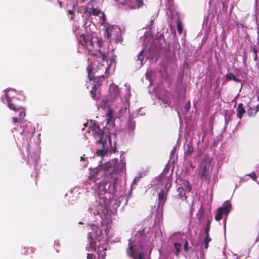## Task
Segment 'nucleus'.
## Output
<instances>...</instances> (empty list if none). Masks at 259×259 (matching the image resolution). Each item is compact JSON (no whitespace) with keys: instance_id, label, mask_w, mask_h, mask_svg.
<instances>
[{"instance_id":"23","label":"nucleus","mask_w":259,"mask_h":259,"mask_svg":"<svg viewBox=\"0 0 259 259\" xmlns=\"http://www.w3.org/2000/svg\"><path fill=\"white\" fill-rule=\"evenodd\" d=\"M101 13V10L98 8H92L91 11L89 12L90 14H92L94 16H97Z\"/></svg>"},{"instance_id":"9","label":"nucleus","mask_w":259,"mask_h":259,"mask_svg":"<svg viewBox=\"0 0 259 259\" xmlns=\"http://www.w3.org/2000/svg\"><path fill=\"white\" fill-rule=\"evenodd\" d=\"M109 100L111 102H114L115 100L120 98L119 89L117 85L112 83L109 86Z\"/></svg>"},{"instance_id":"48","label":"nucleus","mask_w":259,"mask_h":259,"mask_svg":"<svg viewBox=\"0 0 259 259\" xmlns=\"http://www.w3.org/2000/svg\"><path fill=\"white\" fill-rule=\"evenodd\" d=\"M58 3H59V7H60V8H62V2H58Z\"/></svg>"},{"instance_id":"26","label":"nucleus","mask_w":259,"mask_h":259,"mask_svg":"<svg viewBox=\"0 0 259 259\" xmlns=\"http://www.w3.org/2000/svg\"><path fill=\"white\" fill-rule=\"evenodd\" d=\"M97 88H96V86L93 87L92 89L90 92L91 94H92V96L94 100H96L97 99Z\"/></svg>"},{"instance_id":"25","label":"nucleus","mask_w":259,"mask_h":259,"mask_svg":"<svg viewBox=\"0 0 259 259\" xmlns=\"http://www.w3.org/2000/svg\"><path fill=\"white\" fill-rule=\"evenodd\" d=\"M177 30L180 34L182 33V31H183L182 23L180 18H178V20H177Z\"/></svg>"},{"instance_id":"49","label":"nucleus","mask_w":259,"mask_h":259,"mask_svg":"<svg viewBox=\"0 0 259 259\" xmlns=\"http://www.w3.org/2000/svg\"><path fill=\"white\" fill-rule=\"evenodd\" d=\"M102 14H103V20L104 21V20H106L105 16V15H104V13H103Z\"/></svg>"},{"instance_id":"50","label":"nucleus","mask_w":259,"mask_h":259,"mask_svg":"<svg viewBox=\"0 0 259 259\" xmlns=\"http://www.w3.org/2000/svg\"><path fill=\"white\" fill-rule=\"evenodd\" d=\"M81 160H84V158L83 157H81Z\"/></svg>"},{"instance_id":"16","label":"nucleus","mask_w":259,"mask_h":259,"mask_svg":"<svg viewBox=\"0 0 259 259\" xmlns=\"http://www.w3.org/2000/svg\"><path fill=\"white\" fill-rule=\"evenodd\" d=\"M236 111L237 117L241 119L243 115L246 112V110L243 107V105L242 103L238 104Z\"/></svg>"},{"instance_id":"27","label":"nucleus","mask_w":259,"mask_h":259,"mask_svg":"<svg viewBox=\"0 0 259 259\" xmlns=\"http://www.w3.org/2000/svg\"><path fill=\"white\" fill-rule=\"evenodd\" d=\"M174 247L176 249V255L177 256L179 255V254L180 252V247L181 246V244L180 243L175 242L174 243Z\"/></svg>"},{"instance_id":"20","label":"nucleus","mask_w":259,"mask_h":259,"mask_svg":"<svg viewBox=\"0 0 259 259\" xmlns=\"http://www.w3.org/2000/svg\"><path fill=\"white\" fill-rule=\"evenodd\" d=\"M226 79L227 80H233L237 82H240L241 81L240 79H239L235 76V75L231 72L226 75Z\"/></svg>"},{"instance_id":"11","label":"nucleus","mask_w":259,"mask_h":259,"mask_svg":"<svg viewBox=\"0 0 259 259\" xmlns=\"http://www.w3.org/2000/svg\"><path fill=\"white\" fill-rule=\"evenodd\" d=\"M168 189V188L166 190H164L163 189H162L159 191L158 194V205L159 206H161V207H163L164 205L167 198Z\"/></svg>"},{"instance_id":"22","label":"nucleus","mask_w":259,"mask_h":259,"mask_svg":"<svg viewBox=\"0 0 259 259\" xmlns=\"http://www.w3.org/2000/svg\"><path fill=\"white\" fill-rule=\"evenodd\" d=\"M113 111L111 109H109L107 110V112L106 113V120L107 122L108 123H110L112 121L113 119Z\"/></svg>"},{"instance_id":"52","label":"nucleus","mask_w":259,"mask_h":259,"mask_svg":"<svg viewBox=\"0 0 259 259\" xmlns=\"http://www.w3.org/2000/svg\"><path fill=\"white\" fill-rule=\"evenodd\" d=\"M258 247H259V244H258Z\"/></svg>"},{"instance_id":"39","label":"nucleus","mask_w":259,"mask_h":259,"mask_svg":"<svg viewBox=\"0 0 259 259\" xmlns=\"http://www.w3.org/2000/svg\"><path fill=\"white\" fill-rule=\"evenodd\" d=\"M167 183L165 185V187H167V185L168 184H169V187H170L171 186V182H172V179L170 177H167Z\"/></svg>"},{"instance_id":"32","label":"nucleus","mask_w":259,"mask_h":259,"mask_svg":"<svg viewBox=\"0 0 259 259\" xmlns=\"http://www.w3.org/2000/svg\"><path fill=\"white\" fill-rule=\"evenodd\" d=\"M253 52L254 55L253 60L254 61H256L257 59V50L255 48H253Z\"/></svg>"},{"instance_id":"33","label":"nucleus","mask_w":259,"mask_h":259,"mask_svg":"<svg viewBox=\"0 0 259 259\" xmlns=\"http://www.w3.org/2000/svg\"><path fill=\"white\" fill-rule=\"evenodd\" d=\"M211 241V238L209 236V234H205V237L204 240V241L210 242Z\"/></svg>"},{"instance_id":"51","label":"nucleus","mask_w":259,"mask_h":259,"mask_svg":"<svg viewBox=\"0 0 259 259\" xmlns=\"http://www.w3.org/2000/svg\"><path fill=\"white\" fill-rule=\"evenodd\" d=\"M191 167H192V168H194V167L193 166V165H192V164L191 165Z\"/></svg>"},{"instance_id":"18","label":"nucleus","mask_w":259,"mask_h":259,"mask_svg":"<svg viewBox=\"0 0 259 259\" xmlns=\"http://www.w3.org/2000/svg\"><path fill=\"white\" fill-rule=\"evenodd\" d=\"M177 192L178 193L179 198L182 201L187 199V196H186L185 192L182 187H179L177 189Z\"/></svg>"},{"instance_id":"47","label":"nucleus","mask_w":259,"mask_h":259,"mask_svg":"<svg viewBox=\"0 0 259 259\" xmlns=\"http://www.w3.org/2000/svg\"><path fill=\"white\" fill-rule=\"evenodd\" d=\"M153 23H154V20H151V21H150V26H152L153 24Z\"/></svg>"},{"instance_id":"24","label":"nucleus","mask_w":259,"mask_h":259,"mask_svg":"<svg viewBox=\"0 0 259 259\" xmlns=\"http://www.w3.org/2000/svg\"><path fill=\"white\" fill-rule=\"evenodd\" d=\"M223 214H224L221 210V208H218L217 214L215 216V220L219 221L222 219Z\"/></svg>"},{"instance_id":"41","label":"nucleus","mask_w":259,"mask_h":259,"mask_svg":"<svg viewBox=\"0 0 259 259\" xmlns=\"http://www.w3.org/2000/svg\"><path fill=\"white\" fill-rule=\"evenodd\" d=\"M190 101L188 102V103L185 105V109L186 111H188L190 109Z\"/></svg>"},{"instance_id":"17","label":"nucleus","mask_w":259,"mask_h":259,"mask_svg":"<svg viewBox=\"0 0 259 259\" xmlns=\"http://www.w3.org/2000/svg\"><path fill=\"white\" fill-rule=\"evenodd\" d=\"M106 248L104 246H98V253L99 259H105L106 253L105 251Z\"/></svg>"},{"instance_id":"40","label":"nucleus","mask_w":259,"mask_h":259,"mask_svg":"<svg viewBox=\"0 0 259 259\" xmlns=\"http://www.w3.org/2000/svg\"><path fill=\"white\" fill-rule=\"evenodd\" d=\"M68 14H70V15H71V19L72 20H73V17H74V13L73 11V10H68Z\"/></svg>"},{"instance_id":"6","label":"nucleus","mask_w":259,"mask_h":259,"mask_svg":"<svg viewBox=\"0 0 259 259\" xmlns=\"http://www.w3.org/2000/svg\"><path fill=\"white\" fill-rule=\"evenodd\" d=\"M87 71L88 73V78L90 80H94V84L93 87L96 86V88L101 85L103 78L107 77V76H105L103 73L97 74V75L92 74V63H90L87 67Z\"/></svg>"},{"instance_id":"3","label":"nucleus","mask_w":259,"mask_h":259,"mask_svg":"<svg viewBox=\"0 0 259 259\" xmlns=\"http://www.w3.org/2000/svg\"><path fill=\"white\" fill-rule=\"evenodd\" d=\"M101 166L104 171L106 182L112 183L114 189H115L117 183V175L125 169V163L122 161L118 162L117 159H113Z\"/></svg>"},{"instance_id":"30","label":"nucleus","mask_w":259,"mask_h":259,"mask_svg":"<svg viewBox=\"0 0 259 259\" xmlns=\"http://www.w3.org/2000/svg\"><path fill=\"white\" fill-rule=\"evenodd\" d=\"M187 147H188V149L187 150V152L188 154L189 155H190L192 154L193 152V148L192 146L189 145H187Z\"/></svg>"},{"instance_id":"19","label":"nucleus","mask_w":259,"mask_h":259,"mask_svg":"<svg viewBox=\"0 0 259 259\" xmlns=\"http://www.w3.org/2000/svg\"><path fill=\"white\" fill-rule=\"evenodd\" d=\"M88 241L90 242V247L93 250L96 249V242L94 240L91 233H89L88 236Z\"/></svg>"},{"instance_id":"43","label":"nucleus","mask_w":259,"mask_h":259,"mask_svg":"<svg viewBox=\"0 0 259 259\" xmlns=\"http://www.w3.org/2000/svg\"><path fill=\"white\" fill-rule=\"evenodd\" d=\"M94 254L93 253H88L87 259H93Z\"/></svg>"},{"instance_id":"12","label":"nucleus","mask_w":259,"mask_h":259,"mask_svg":"<svg viewBox=\"0 0 259 259\" xmlns=\"http://www.w3.org/2000/svg\"><path fill=\"white\" fill-rule=\"evenodd\" d=\"M231 208V203L229 201H226L223 207H220L219 208H221V210L224 214L228 215L230 212Z\"/></svg>"},{"instance_id":"14","label":"nucleus","mask_w":259,"mask_h":259,"mask_svg":"<svg viewBox=\"0 0 259 259\" xmlns=\"http://www.w3.org/2000/svg\"><path fill=\"white\" fill-rule=\"evenodd\" d=\"M100 67L101 68H100V67L98 66V70H96L95 72H94L92 69V74L94 75H97V74H101V73H103L105 75L104 73H106L107 72V70L109 69V66H104L103 64H101Z\"/></svg>"},{"instance_id":"10","label":"nucleus","mask_w":259,"mask_h":259,"mask_svg":"<svg viewBox=\"0 0 259 259\" xmlns=\"http://www.w3.org/2000/svg\"><path fill=\"white\" fill-rule=\"evenodd\" d=\"M102 228L96 227L95 234L99 241H102L104 236H107L108 233L109 227L108 225H104L101 223Z\"/></svg>"},{"instance_id":"37","label":"nucleus","mask_w":259,"mask_h":259,"mask_svg":"<svg viewBox=\"0 0 259 259\" xmlns=\"http://www.w3.org/2000/svg\"><path fill=\"white\" fill-rule=\"evenodd\" d=\"M186 189L189 192H190L192 190V187L188 181H186Z\"/></svg>"},{"instance_id":"13","label":"nucleus","mask_w":259,"mask_h":259,"mask_svg":"<svg viewBox=\"0 0 259 259\" xmlns=\"http://www.w3.org/2000/svg\"><path fill=\"white\" fill-rule=\"evenodd\" d=\"M231 208V203L229 201H226L223 207H220L219 208H221V210L224 214L228 215L230 212Z\"/></svg>"},{"instance_id":"1","label":"nucleus","mask_w":259,"mask_h":259,"mask_svg":"<svg viewBox=\"0 0 259 259\" xmlns=\"http://www.w3.org/2000/svg\"><path fill=\"white\" fill-rule=\"evenodd\" d=\"M77 41L83 48L87 49L89 54L100 57L104 61L107 56L105 53L102 52L100 50V42L98 37L94 32H89L86 28V32L79 35H76Z\"/></svg>"},{"instance_id":"45","label":"nucleus","mask_w":259,"mask_h":259,"mask_svg":"<svg viewBox=\"0 0 259 259\" xmlns=\"http://www.w3.org/2000/svg\"><path fill=\"white\" fill-rule=\"evenodd\" d=\"M128 127L130 128L131 130L133 131L134 128V125H132V124H130Z\"/></svg>"},{"instance_id":"5","label":"nucleus","mask_w":259,"mask_h":259,"mask_svg":"<svg viewBox=\"0 0 259 259\" xmlns=\"http://www.w3.org/2000/svg\"><path fill=\"white\" fill-rule=\"evenodd\" d=\"M104 179H106V178H105L104 171L101 165L94 169L86 182L91 185L92 183H97L98 180L104 181Z\"/></svg>"},{"instance_id":"44","label":"nucleus","mask_w":259,"mask_h":259,"mask_svg":"<svg viewBox=\"0 0 259 259\" xmlns=\"http://www.w3.org/2000/svg\"><path fill=\"white\" fill-rule=\"evenodd\" d=\"M204 244H205V245H204V248L205 249H207L208 247V243H209V242H207V241H204Z\"/></svg>"},{"instance_id":"31","label":"nucleus","mask_w":259,"mask_h":259,"mask_svg":"<svg viewBox=\"0 0 259 259\" xmlns=\"http://www.w3.org/2000/svg\"><path fill=\"white\" fill-rule=\"evenodd\" d=\"M210 222L209 221H207V227L205 229V234H209V230H210Z\"/></svg>"},{"instance_id":"35","label":"nucleus","mask_w":259,"mask_h":259,"mask_svg":"<svg viewBox=\"0 0 259 259\" xmlns=\"http://www.w3.org/2000/svg\"><path fill=\"white\" fill-rule=\"evenodd\" d=\"M145 253L144 252L141 251L138 253V259H145Z\"/></svg>"},{"instance_id":"15","label":"nucleus","mask_w":259,"mask_h":259,"mask_svg":"<svg viewBox=\"0 0 259 259\" xmlns=\"http://www.w3.org/2000/svg\"><path fill=\"white\" fill-rule=\"evenodd\" d=\"M126 253L129 256L132 257V258L134 259H136L137 257L135 255V250L134 249V245H133L132 243L130 241L128 243V247L126 249Z\"/></svg>"},{"instance_id":"21","label":"nucleus","mask_w":259,"mask_h":259,"mask_svg":"<svg viewBox=\"0 0 259 259\" xmlns=\"http://www.w3.org/2000/svg\"><path fill=\"white\" fill-rule=\"evenodd\" d=\"M247 112L249 116H254L258 112V110L255 109L253 107L249 106Z\"/></svg>"},{"instance_id":"28","label":"nucleus","mask_w":259,"mask_h":259,"mask_svg":"<svg viewBox=\"0 0 259 259\" xmlns=\"http://www.w3.org/2000/svg\"><path fill=\"white\" fill-rule=\"evenodd\" d=\"M24 249H26V250L23 253L24 254H32L34 253V251L32 248H24Z\"/></svg>"},{"instance_id":"2","label":"nucleus","mask_w":259,"mask_h":259,"mask_svg":"<svg viewBox=\"0 0 259 259\" xmlns=\"http://www.w3.org/2000/svg\"><path fill=\"white\" fill-rule=\"evenodd\" d=\"M87 124L89 125L90 130L92 132V135L96 140V144L102 145V148L97 150V155L103 157L106 154L109 147L112 145L110 136L104 135L103 129L100 128L96 121L90 120Z\"/></svg>"},{"instance_id":"4","label":"nucleus","mask_w":259,"mask_h":259,"mask_svg":"<svg viewBox=\"0 0 259 259\" xmlns=\"http://www.w3.org/2000/svg\"><path fill=\"white\" fill-rule=\"evenodd\" d=\"M105 32V36L110 41L111 39L118 41L121 36V30L117 25L106 26Z\"/></svg>"},{"instance_id":"36","label":"nucleus","mask_w":259,"mask_h":259,"mask_svg":"<svg viewBox=\"0 0 259 259\" xmlns=\"http://www.w3.org/2000/svg\"><path fill=\"white\" fill-rule=\"evenodd\" d=\"M21 110L19 112V116L20 118H23L25 116V111L20 109Z\"/></svg>"},{"instance_id":"38","label":"nucleus","mask_w":259,"mask_h":259,"mask_svg":"<svg viewBox=\"0 0 259 259\" xmlns=\"http://www.w3.org/2000/svg\"><path fill=\"white\" fill-rule=\"evenodd\" d=\"M188 245V242L186 241L184 245V249L186 252H187L189 249Z\"/></svg>"},{"instance_id":"46","label":"nucleus","mask_w":259,"mask_h":259,"mask_svg":"<svg viewBox=\"0 0 259 259\" xmlns=\"http://www.w3.org/2000/svg\"><path fill=\"white\" fill-rule=\"evenodd\" d=\"M253 107L254 108H255V109L258 110V111H259V106L258 105H256L255 106H253Z\"/></svg>"},{"instance_id":"8","label":"nucleus","mask_w":259,"mask_h":259,"mask_svg":"<svg viewBox=\"0 0 259 259\" xmlns=\"http://www.w3.org/2000/svg\"><path fill=\"white\" fill-rule=\"evenodd\" d=\"M210 162L206 164H203L200 170L199 178L202 181H206L209 183L211 178V172L209 170Z\"/></svg>"},{"instance_id":"34","label":"nucleus","mask_w":259,"mask_h":259,"mask_svg":"<svg viewBox=\"0 0 259 259\" xmlns=\"http://www.w3.org/2000/svg\"><path fill=\"white\" fill-rule=\"evenodd\" d=\"M249 176L252 178V179L254 181H255L257 179V176L254 172H252L250 174Z\"/></svg>"},{"instance_id":"29","label":"nucleus","mask_w":259,"mask_h":259,"mask_svg":"<svg viewBox=\"0 0 259 259\" xmlns=\"http://www.w3.org/2000/svg\"><path fill=\"white\" fill-rule=\"evenodd\" d=\"M143 53L144 50L141 51L138 55V60L141 61V65L142 64L143 61L144 60Z\"/></svg>"},{"instance_id":"42","label":"nucleus","mask_w":259,"mask_h":259,"mask_svg":"<svg viewBox=\"0 0 259 259\" xmlns=\"http://www.w3.org/2000/svg\"><path fill=\"white\" fill-rule=\"evenodd\" d=\"M12 120H13V121L14 123H17V122H20V119H18V118H17V117H13V118H12Z\"/></svg>"},{"instance_id":"7","label":"nucleus","mask_w":259,"mask_h":259,"mask_svg":"<svg viewBox=\"0 0 259 259\" xmlns=\"http://www.w3.org/2000/svg\"><path fill=\"white\" fill-rule=\"evenodd\" d=\"M5 97L7 101L8 106L11 110L17 111L21 109V101L18 98L10 97L7 93L5 94Z\"/></svg>"}]
</instances>
